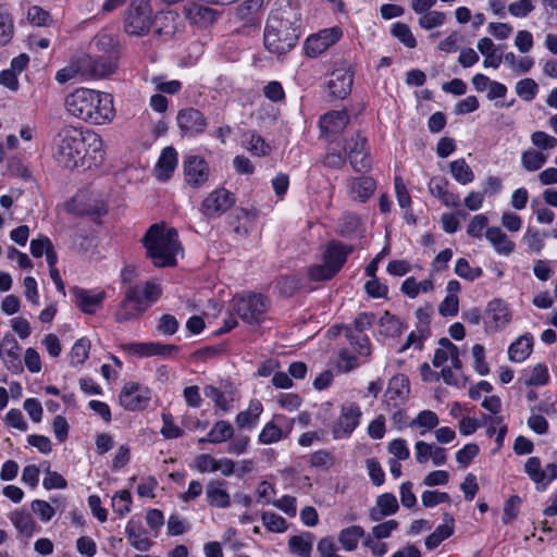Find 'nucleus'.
<instances>
[{
    "instance_id": "46",
    "label": "nucleus",
    "mask_w": 557,
    "mask_h": 557,
    "mask_svg": "<svg viewBox=\"0 0 557 557\" xmlns=\"http://www.w3.org/2000/svg\"><path fill=\"white\" fill-rule=\"evenodd\" d=\"M9 518L15 529L25 536H32L36 531V522L28 511L14 510Z\"/></svg>"
},
{
    "instance_id": "52",
    "label": "nucleus",
    "mask_w": 557,
    "mask_h": 557,
    "mask_svg": "<svg viewBox=\"0 0 557 557\" xmlns=\"http://www.w3.org/2000/svg\"><path fill=\"white\" fill-rule=\"evenodd\" d=\"M288 548L293 555L309 557L312 552L311 535H294L288 540Z\"/></svg>"
},
{
    "instance_id": "42",
    "label": "nucleus",
    "mask_w": 557,
    "mask_h": 557,
    "mask_svg": "<svg viewBox=\"0 0 557 557\" xmlns=\"http://www.w3.org/2000/svg\"><path fill=\"white\" fill-rule=\"evenodd\" d=\"M143 313L144 310L135 304V300L128 299V289H126L124 298L114 313L115 320L120 323L133 321L138 319Z\"/></svg>"
},
{
    "instance_id": "31",
    "label": "nucleus",
    "mask_w": 557,
    "mask_h": 557,
    "mask_svg": "<svg viewBox=\"0 0 557 557\" xmlns=\"http://www.w3.org/2000/svg\"><path fill=\"white\" fill-rule=\"evenodd\" d=\"M106 294L102 290L77 289L75 302L77 307L87 314H94L102 305Z\"/></svg>"
},
{
    "instance_id": "40",
    "label": "nucleus",
    "mask_w": 557,
    "mask_h": 557,
    "mask_svg": "<svg viewBox=\"0 0 557 557\" xmlns=\"http://www.w3.org/2000/svg\"><path fill=\"white\" fill-rule=\"evenodd\" d=\"M440 419L436 412L433 410H421L410 422L409 428L418 430L420 435H424L428 432L437 428Z\"/></svg>"
},
{
    "instance_id": "27",
    "label": "nucleus",
    "mask_w": 557,
    "mask_h": 557,
    "mask_svg": "<svg viewBox=\"0 0 557 557\" xmlns=\"http://www.w3.org/2000/svg\"><path fill=\"white\" fill-rule=\"evenodd\" d=\"M428 187L431 195L437 198L445 207L457 208L460 205L459 196L448 190V181L446 178L434 176L430 180Z\"/></svg>"
},
{
    "instance_id": "55",
    "label": "nucleus",
    "mask_w": 557,
    "mask_h": 557,
    "mask_svg": "<svg viewBox=\"0 0 557 557\" xmlns=\"http://www.w3.org/2000/svg\"><path fill=\"white\" fill-rule=\"evenodd\" d=\"M90 347V341L86 337L77 339L70 352V363L72 366L83 364L89 357Z\"/></svg>"
},
{
    "instance_id": "1",
    "label": "nucleus",
    "mask_w": 557,
    "mask_h": 557,
    "mask_svg": "<svg viewBox=\"0 0 557 557\" xmlns=\"http://www.w3.org/2000/svg\"><path fill=\"white\" fill-rule=\"evenodd\" d=\"M54 160L65 169L98 166L106 158L101 136L89 128L63 126L52 143Z\"/></svg>"
},
{
    "instance_id": "54",
    "label": "nucleus",
    "mask_w": 557,
    "mask_h": 557,
    "mask_svg": "<svg viewBox=\"0 0 557 557\" xmlns=\"http://www.w3.org/2000/svg\"><path fill=\"white\" fill-rule=\"evenodd\" d=\"M345 335L349 343L354 346L360 356L367 357L371 354V344L369 337L363 333H356L351 331V327H344Z\"/></svg>"
},
{
    "instance_id": "11",
    "label": "nucleus",
    "mask_w": 557,
    "mask_h": 557,
    "mask_svg": "<svg viewBox=\"0 0 557 557\" xmlns=\"http://www.w3.org/2000/svg\"><path fill=\"white\" fill-rule=\"evenodd\" d=\"M267 307V299L262 295L249 294L233 299V309L248 323L260 322Z\"/></svg>"
},
{
    "instance_id": "59",
    "label": "nucleus",
    "mask_w": 557,
    "mask_h": 557,
    "mask_svg": "<svg viewBox=\"0 0 557 557\" xmlns=\"http://www.w3.org/2000/svg\"><path fill=\"white\" fill-rule=\"evenodd\" d=\"M132 495L128 491L122 490L116 492L112 497V509L119 517H125L132 508Z\"/></svg>"
},
{
    "instance_id": "5",
    "label": "nucleus",
    "mask_w": 557,
    "mask_h": 557,
    "mask_svg": "<svg viewBox=\"0 0 557 557\" xmlns=\"http://www.w3.org/2000/svg\"><path fill=\"white\" fill-rule=\"evenodd\" d=\"M298 36L292 22L283 16L282 12H272L264 28L263 42L265 49L277 57L292 51L296 46Z\"/></svg>"
},
{
    "instance_id": "18",
    "label": "nucleus",
    "mask_w": 557,
    "mask_h": 557,
    "mask_svg": "<svg viewBox=\"0 0 557 557\" xmlns=\"http://www.w3.org/2000/svg\"><path fill=\"white\" fill-rule=\"evenodd\" d=\"M127 289L128 299H134L135 304H137L144 312L157 302L162 295V287L156 281L131 285Z\"/></svg>"
},
{
    "instance_id": "64",
    "label": "nucleus",
    "mask_w": 557,
    "mask_h": 557,
    "mask_svg": "<svg viewBox=\"0 0 557 557\" xmlns=\"http://www.w3.org/2000/svg\"><path fill=\"white\" fill-rule=\"evenodd\" d=\"M517 95L524 101H532L537 92L539 86L532 78H523L516 84Z\"/></svg>"
},
{
    "instance_id": "25",
    "label": "nucleus",
    "mask_w": 557,
    "mask_h": 557,
    "mask_svg": "<svg viewBox=\"0 0 557 557\" xmlns=\"http://www.w3.org/2000/svg\"><path fill=\"white\" fill-rule=\"evenodd\" d=\"M438 345L433 358L434 367H446L445 364L449 361L455 369L462 368V362L459 358V349L455 344L447 338H441Z\"/></svg>"
},
{
    "instance_id": "47",
    "label": "nucleus",
    "mask_w": 557,
    "mask_h": 557,
    "mask_svg": "<svg viewBox=\"0 0 557 557\" xmlns=\"http://www.w3.org/2000/svg\"><path fill=\"white\" fill-rule=\"evenodd\" d=\"M449 172L460 185H468L474 181V173L463 158L451 161Z\"/></svg>"
},
{
    "instance_id": "56",
    "label": "nucleus",
    "mask_w": 557,
    "mask_h": 557,
    "mask_svg": "<svg viewBox=\"0 0 557 557\" xmlns=\"http://www.w3.org/2000/svg\"><path fill=\"white\" fill-rule=\"evenodd\" d=\"M401 330L403 325L399 319L388 312H384V314L379 320V331L380 334L384 336H397L401 333Z\"/></svg>"
},
{
    "instance_id": "33",
    "label": "nucleus",
    "mask_w": 557,
    "mask_h": 557,
    "mask_svg": "<svg viewBox=\"0 0 557 557\" xmlns=\"http://www.w3.org/2000/svg\"><path fill=\"white\" fill-rule=\"evenodd\" d=\"M178 157L173 147H165L156 164V176L160 181H166L174 172L177 165Z\"/></svg>"
},
{
    "instance_id": "10",
    "label": "nucleus",
    "mask_w": 557,
    "mask_h": 557,
    "mask_svg": "<svg viewBox=\"0 0 557 557\" xmlns=\"http://www.w3.org/2000/svg\"><path fill=\"white\" fill-rule=\"evenodd\" d=\"M151 400V389L138 382H127L123 385L119 401L128 411H140L146 409Z\"/></svg>"
},
{
    "instance_id": "16",
    "label": "nucleus",
    "mask_w": 557,
    "mask_h": 557,
    "mask_svg": "<svg viewBox=\"0 0 557 557\" xmlns=\"http://www.w3.org/2000/svg\"><path fill=\"white\" fill-rule=\"evenodd\" d=\"M483 321L487 333L505 329L511 321V311L508 304L502 299L490 301Z\"/></svg>"
},
{
    "instance_id": "12",
    "label": "nucleus",
    "mask_w": 557,
    "mask_h": 557,
    "mask_svg": "<svg viewBox=\"0 0 557 557\" xmlns=\"http://www.w3.org/2000/svg\"><path fill=\"white\" fill-rule=\"evenodd\" d=\"M293 430V420L284 414H275L261 429L258 442L262 445H271L288 437Z\"/></svg>"
},
{
    "instance_id": "49",
    "label": "nucleus",
    "mask_w": 557,
    "mask_h": 557,
    "mask_svg": "<svg viewBox=\"0 0 557 557\" xmlns=\"http://www.w3.org/2000/svg\"><path fill=\"white\" fill-rule=\"evenodd\" d=\"M14 35L13 17L5 3L0 2V46L8 45Z\"/></svg>"
},
{
    "instance_id": "63",
    "label": "nucleus",
    "mask_w": 557,
    "mask_h": 557,
    "mask_svg": "<svg viewBox=\"0 0 557 557\" xmlns=\"http://www.w3.org/2000/svg\"><path fill=\"white\" fill-rule=\"evenodd\" d=\"M161 435L165 440H174L183 436V430L174 423V418L170 412H162Z\"/></svg>"
},
{
    "instance_id": "51",
    "label": "nucleus",
    "mask_w": 557,
    "mask_h": 557,
    "mask_svg": "<svg viewBox=\"0 0 557 557\" xmlns=\"http://www.w3.org/2000/svg\"><path fill=\"white\" fill-rule=\"evenodd\" d=\"M547 159L548 156L543 151L528 149L521 154V164L525 171L535 172L546 163Z\"/></svg>"
},
{
    "instance_id": "53",
    "label": "nucleus",
    "mask_w": 557,
    "mask_h": 557,
    "mask_svg": "<svg viewBox=\"0 0 557 557\" xmlns=\"http://www.w3.org/2000/svg\"><path fill=\"white\" fill-rule=\"evenodd\" d=\"M391 35L407 48L413 49L417 47V39L411 28L403 22H396L392 25Z\"/></svg>"
},
{
    "instance_id": "9",
    "label": "nucleus",
    "mask_w": 557,
    "mask_h": 557,
    "mask_svg": "<svg viewBox=\"0 0 557 557\" xmlns=\"http://www.w3.org/2000/svg\"><path fill=\"white\" fill-rule=\"evenodd\" d=\"M343 30L338 26L324 28L318 33L309 35L304 41V53L308 58H318L341 40Z\"/></svg>"
},
{
    "instance_id": "58",
    "label": "nucleus",
    "mask_w": 557,
    "mask_h": 557,
    "mask_svg": "<svg viewBox=\"0 0 557 557\" xmlns=\"http://www.w3.org/2000/svg\"><path fill=\"white\" fill-rule=\"evenodd\" d=\"M447 21V15L444 12L431 10L418 18V25L424 30H431L442 27Z\"/></svg>"
},
{
    "instance_id": "28",
    "label": "nucleus",
    "mask_w": 557,
    "mask_h": 557,
    "mask_svg": "<svg viewBox=\"0 0 557 557\" xmlns=\"http://www.w3.org/2000/svg\"><path fill=\"white\" fill-rule=\"evenodd\" d=\"M125 534L129 544L137 550L147 552L153 544L147 530L143 528L139 520H135L134 518L127 522Z\"/></svg>"
},
{
    "instance_id": "19",
    "label": "nucleus",
    "mask_w": 557,
    "mask_h": 557,
    "mask_svg": "<svg viewBox=\"0 0 557 557\" xmlns=\"http://www.w3.org/2000/svg\"><path fill=\"white\" fill-rule=\"evenodd\" d=\"M367 140L359 134L352 135L346 143L345 151L348 152L350 164L357 172L366 171L371 165L369 153L366 149Z\"/></svg>"
},
{
    "instance_id": "4",
    "label": "nucleus",
    "mask_w": 557,
    "mask_h": 557,
    "mask_svg": "<svg viewBox=\"0 0 557 557\" xmlns=\"http://www.w3.org/2000/svg\"><path fill=\"white\" fill-rule=\"evenodd\" d=\"M148 257L156 267H173L182 247L175 228L153 224L143 238Z\"/></svg>"
},
{
    "instance_id": "34",
    "label": "nucleus",
    "mask_w": 557,
    "mask_h": 557,
    "mask_svg": "<svg viewBox=\"0 0 557 557\" xmlns=\"http://www.w3.org/2000/svg\"><path fill=\"white\" fill-rule=\"evenodd\" d=\"M184 13L186 18L195 25L206 26L208 24H211L215 17H216V11L203 7L198 3H189L185 5Z\"/></svg>"
},
{
    "instance_id": "39",
    "label": "nucleus",
    "mask_w": 557,
    "mask_h": 557,
    "mask_svg": "<svg viewBox=\"0 0 557 557\" xmlns=\"http://www.w3.org/2000/svg\"><path fill=\"white\" fill-rule=\"evenodd\" d=\"M234 435L233 425L225 420L216 421L207 436L200 437L198 442L200 444L211 443V444H221L230 441Z\"/></svg>"
},
{
    "instance_id": "7",
    "label": "nucleus",
    "mask_w": 557,
    "mask_h": 557,
    "mask_svg": "<svg viewBox=\"0 0 557 557\" xmlns=\"http://www.w3.org/2000/svg\"><path fill=\"white\" fill-rule=\"evenodd\" d=\"M362 410L359 404L346 400L341 404L338 416L330 424V431L334 440L349 438L360 425Z\"/></svg>"
},
{
    "instance_id": "37",
    "label": "nucleus",
    "mask_w": 557,
    "mask_h": 557,
    "mask_svg": "<svg viewBox=\"0 0 557 557\" xmlns=\"http://www.w3.org/2000/svg\"><path fill=\"white\" fill-rule=\"evenodd\" d=\"M243 147L256 157H267L271 153V146L257 132L250 131L243 135Z\"/></svg>"
},
{
    "instance_id": "29",
    "label": "nucleus",
    "mask_w": 557,
    "mask_h": 557,
    "mask_svg": "<svg viewBox=\"0 0 557 557\" xmlns=\"http://www.w3.org/2000/svg\"><path fill=\"white\" fill-rule=\"evenodd\" d=\"M476 48L483 55V66L485 69L492 67L496 70L500 66L505 53H503L502 48L496 46L491 38L483 37L479 39Z\"/></svg>"
},
{
    "instance_id": "15",
    "label": "nucleus",
    "mask_w": 557,
    "mask_h": 557,
    "mask_svg": "<svg viewBox=\"0 0 557 557\" xmlns=\"http://www.w3.org/2000/svg\"><path fill=\"white\" fill-rule=\"evenodd\" d=\"M235 203L233 195L225 188L212 190L201 202L200 211L206 218H216Z\"/></svg>"
},
{
    "instance_id": "41",
    "label": "nucleus",
    "mask_w": 557,
    "mask_h": 557,
    "mask_svg": "<svg viewBox=\"0 0 557 557\" xmlns=\"http://www.w3.org/2000/svg\"><path fill=\"white\" fill-rule=\"evenodd\" d=\"M533 348V337L530 334H524L518 337L508 348L509 359L513 362L524 361Z\"/></svg>"
},
{
    "instance_id": "60",
    "label": "nucleus",
    "mask_w": 557,
    "mask_h": 557,
    "mask_svg": "<svg viewBox=\"0 0 557 557\" xmlns=\"http://www.w3.org/2000/svg\"><path fill=\"white\" fill-rule=\"evenodd\" d=\"M455 273L465 280L474 281L483 275V270L480 267H470L465 258H459L455 263Z\"/></svg>"
},
{
    "instance_id": "36",
    "label": "nucleus",
    "mask_w": 557,
    "mask_h": 557,
    "mask_svg": "<svg viewBox=\"0 0 557 557\" xmlns=\"http://www.w3.org/2000/svg\"><path fill=\"white\" fill-rule=\"evenodd\" d=\"M348 120V114L344 110L330 111L320 119V126L325 134H336L346 127Z\"/></svg>"
},
{
    "instance_id": "21",
    "label": "nucleus",
    "mask_w": 557,
    "mask_h": 557,
    "mask_svg": "<svg viewBox=\"0 0 557 557\" xmlns=\"http://www.w3.org/2000/svg\"><path fill=\"white\" fill-rule=\"evenodd\" d=\"M126 349L129 354L140 358L152 356L171 358L174 352L178 351V347L176 345L162 344L158 342L131 343L126 345Z\"/></svg>"
},
{
    "instance_id": "17",
    "label": "nucleus",
    "mask_w": 557,
    "mask_h": 557,
    "mask_svg": "<svg viewBox=\"0 0 557 557\" xmlns=\"http://www.w3.org/2000/svg\"><path fill=\"white\" fill-rule=\"evenodd\" d=\"M184 176L186 183L198 188L203 186L210 176V169L205 158L197 154H188L184 159Z\"/></svg>"
},
{
    "instance_id": "43",
    "label": "nucleus",
    "mask_w": 557,
    "mask_h": 557,
    "mask_svg": "<svg viewBox=\"0 0 557 557\" xmlns=\"http://www.w3.org/2000/svg\"><path fill=\"white\" fill-rule=\"evenodd\" d=\"M400 290L407 297L414 299L420 293H432L434 283L432 277L418 282L413 276H409L401 283Z\"/></svg>"
},
{
    "instance_id": "14",
    "label": "nucleus",
    "mask_w": 557,
    "mask_h": 557,
    "mask_svg": "<svg viewBox=\"0 0 557 557\" xmlns=\"http://www.w3.org/2000/svg\"><path fill=\"white\" fill-rule=\"evenodd\" d=\"M524 472L535 484L536 490L544 492L557 479V463H547L542 468L539 457H530L524 463Z\"/></svg>"
},
{
    "instance_id": "35",
    "label": "nucleus",
    "mask_w": 557,
    "mask_h": 557,
    "mask_svg": "<svg viewBox=\"0 0 557 557\" xmlns=\"http://www.w3.org/2000/svg\"><path fill=\"white\" fill-rule=\"evenodd\" d=\"M398 510V502L394 494L384 493L376 498V507L370 510V519L380 521L384 517L392 516Z\"/></svg>"
},
{
    "instance_id": "44",
    "label": "nucleus",
    "mask_w": 557,
    "mask_h": 557,
    "mask_svg": "<svg viewBox=\"0 0 557 557\" xmlns=\"http://www.w3.org/2000/svg\"><path fill=\"white\" fill-rule=\"evenodd\" d=\"M546 233L536 227L529 226L522 235L521 242L528 253H541L545 247Z\"/></svg>"
},
{
    "instance_id": "2",
    "label": "nucleus",
    "mask_w": 557,
    "mask_h": 557,
    "mask_svg": "<svg viewBox=\"0 0 557 557\" xmlns=\"http://www.w3.org/2000/svg\"><path fill=\"white\" fill-rule=\"evenodd\" d=\"M64 106L70 115L91 125H108L115 117L113 96L101 90L76 88L66 96Z\"/></svg>"
},
{
    "instance_id": "38",
    "label": "nucleus",
    "mask_w": 557,
    "mask_h": 557,
    "mask_svg": "<svg viewBox=\"0 0 557 557\" xmlns=\"http://www.w3.org/2000/svg\"><path fill=\"white\" fill-rule=\"evenodd\" d=\"M178 15L173 11L160 12L152 20L154 24V33L165 38L172 37L177 30Z\"/></svg>"
},
{
    "instance_id": "22",
    "label": "nucleus",
    "mask_w": 557,
    "mask_h": 557,
    "mask_svg": "<svg viewBox=\"0 0 557 557\" xmlns=\"http://www.w3.org/2000/svg\"><path fill=\"white\" fill-rule=\"evenodd\" d=\"M354 73L349 66L342 65L333 70L327 82L331 94L337 98H345L351 91Z\"/></svg>"
},
{
    "instance_id": "48",
    "label": "nucleus",
    "mask_w": 557,
    "mask_h": 557,
    "mask_svg": "<svg viewBox=\"0 0 557 557\" xmlns=\"http://www.w3.org/2000/svg\"><path fill=\"white\" fill-rule=\"evenodd\" d=\"M94 46L101 55L115 57L119 60V44L117 38L110 34H99L94 39Z\"/></svg>"
},
{
    "instance_id": "57",
    "label": "nucleus",
    "mask_w": 557,
    "mask_h": 557,
    "mask_svg": "<svg viewBox=\"0 0 557 557\" xmlns=\"http://www.w3.org/2000/svg\"><path fill=\"white\" fill-rule=\"evenodd\" d=\"M490 227L487 215L485 213H479L470 219L467 225V234L471 238L481 239L485 237V232Z\"/></svg>"
},
{
    "instance_id": "3",
    "label": "nucleus",
    "mask_w": 557,
    "mask_h": 557,
    "mask_svg": "<svg viewBox=\"0 0 557 557\" xmlns=\"http://www.w3.org/2000/svg\"><path fill=\"white\" fill-rule=\"evenodd\" d=\"M117 69L115 57L82 54L55 74V79L64 84L72 79H101L112 75Z\"/></svg>"
},
{
    "instance_id": "61",
    "label": "nucleus",
    "mask_w": 557,
    "mask_h": 557,
    "mask_svg": "<svg viewBox=\"0 0 557 557\" xmlns=\"http://www.w3.org/2000/svg\"><path fill=\"white\" fill-rule=\"evenodd\" d=\"M261 521H262L263 525L265 527V529L270 532L282 533L287 530L286 520L282 516L277 515L275 512H271V511L263 512L261 515Z\"/></svg>"
},
{
    "instance_id": "30",
    "label": "nucleus",
    "mask_w": 557,
    "mask_h": 557,
    "mask_svg": "<svg viewBox=\"0 0 557 557\" xmlns=\"http://www.w3.org/2000/svg\"><path fill=\"white\" fill-rule=\"evenodd\" d=\"M263 412V405L259 399H251L247 409L239 411L235 417L237 428L243 430H253Z\"/></svg>"
},
{
    "instance_id": "26",
    "label": "nucleus",
    "mask_w": 557,
    "mask_h": 557,
    "mask_svg": "<svg viewBox=\"0 0 557 557\" xmlns=\"http://www.w3.org/2000/svg\"><path fill=\"white\" fill-rule=\"evenodd\" d=\"M485 239L493 247L494 251L503 257L510 256L516 249L515 242L499 226L487 228Z\"/></svg>"
},
{
    "instance_id": "8",
    "label": "nucleus",
    "mask_w": 557,
    "mask_h": 557,
    "mask_svg": "<svg viewBox=\"0 0 557 557\" xmlns=\"http://www.w3.org/2000/svg\"><path fill=\"white\" fill-rule=\"evenodd\" d=\"M152 26L149 0H132L124 17V30L129 36H146Z\"/></svg>"
},
{
    "instance_id": "32",
    "label": "nucleus",
    "mask_w": 557,
    "mask_h": 557,
    "mask_svg": "<svg viewBox=\"0 0 557 557\" xmlns=\"http://www.w3.org/2000/svg\"><path fill=\"white\" fill-rule=\"evenodd\" d=\"M455 529V519L450 513H444L443 523L425 539V547L429 550L435 549L443 541L453 535Z\"/></svg>"
},
{
    "instance_id": "6",
    "label": "nucleus",
    "mask_w": 557,
    "mask_h": 557,
    "mask_svg": "<svg viewBox=\"0 0 557 557\" xmlns=\"http://www.w3.org/2000/svg\"><path fill=\"white\" fill-rule=\"evenodd\" d=\"M351 245L331 240L323 252L322 262L309 268V277L313 281L331 280L343 268L348 256L352 252Z\"/></svg>"
},
{
    "instance_id": "23",
    "label": "nucleus",
    "mask_w": 557,
    "mask_h": 557,
    "mask_svg": "<svg viewBox=\"0 0 557 557\" xmlns=\"http://www.w3.org/2000/svg\"><path fill=\"white\" fill-rule=\"evenodd\" d=\"M346 187L354 201L366 202L373 195L376 183L370 176L350 177L346 181Z\"/></svg>"
},
{
    "instance_id": "20",
    "label": "nucleus",
    "mask_w": 557,
    "mask_h": 557,
    "mask_svg": "<svg viewBox=\"0 0 557 557\" xmlns=\"http://www.w3.org/2000/svg\"><path fill=\"white\" fill-rule=\"evenodd\" d=\"M177 125L184 135L195 136L205 132L207 120L199 110L187 108L178 111Z\"/></svg>"
},
{
    "instance_id": "13",
    "label": "nucleus",
    "mask_w": 557,
    "mask_h": 557,
    "mask_svg": "<svg viewBox=\"0 0 557 557\" xmlns=\"http://www.w3.org/2000/svg\"><path fill=\"white\" fill-rule=\"evenodd\" d=\"M524 472L535 484L536 490L544 492L557 479V463H547L542 468L539 457H530L524 463Z\"/></svg>"
},
{
    "instance_id": "50",
    "label": "nucleus",
    "mask_w": 557,
    "mask_h": 557,
    "mask_svg": "<svg viewBox=\"0 0 557 557\" xmlns=\"http://www.w3.org/2000/svg\"><path fill=\"white\" fill-rule=\"evenodd\" d=\"M503 61L516 74H525L534 65V59L532 57H517L513 52L505 53Z\"/></svg>"
},
{
    "instance_id": "62",
    "label": "nucleus",
    "mask_w": 557,
    "mask_h": 557,
    "mask_svg": "<svg viewBox=\"0 0 557 557\" xmlns=\"http://www.w3.org/2000/svg\"><path fill=\"white\" fill-rule=\"evenodd\" d=\"M440 377H442L447 385L454 386H463L467 381L462 368L455 369L451 364L442 368Z\"/></svg>"
},
{
    "instance_id": "45",
    "label": "nucleus",
    "mask_w": 557,
    "mask_h": 557,
    "mask_svg": "<svg viewBox=\"0 0 557 557\" xmlns=\"http://www.w3.org/2000/svg\"><path fill=\"white\" fill-rule=\"evenodd\" d=\"M364 536V530L360 525H351L343 529L338 534V542L346 552H352L358 547L359 541Z\"/></svg>"
},
{
    "instance_id": "24",
    "label": "nucleus",
    "mask_w": 557,
    "mask_h": 557,
    "mask_svg": "<svg viewBox=\"0 0 557 557\" xmlns=\"http://www.w3.org/2000/svg\"><path fill=\"white\" fill-rule=\"evenodd\" d=\"M224 480H211L206 485V500L209 506L218 509H225L231 506V495Z\"/></svg>"
}]
</instances>
